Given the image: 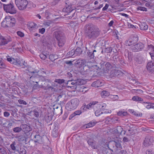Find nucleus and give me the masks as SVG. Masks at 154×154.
I'll return each mask as SVG.
<instances>
[{"label":"nucleus","mask_w":154,"mask_h":154,"mask_svg":"<svg viewBox=\"0 0 154 154\" xmlns=\"http://www.w3.org/2000/svg\"><path fill=\"white\" fill-rule=\"evenodd\" d=\"M100 30L93 25L86 26L85 35L88 39L94 40L100 34Z\"/></svg>","instance_id":"nucleus-1"},{"label":"nucleus","mask_w":154,"mask_h":154,"mask_svg":"<svg viewBox=\"0 0 154 154\" xmlns=\"http://www.w3.org/2000/svg\"><path fill=\"white\" fill-rule=\"evenodd\" d=\"M16 23L15 19L12 17L7 16L2 22V26L4 28L14 26Z\"/></svg>","instance_id":"nucleus-2"},{"label":"nucleus","mask_w":154,"mask_h":154,"mask_svg":"<svg viewBox=\"0 0 154 154\" xmlns=\"http://www.w3.org/2000/svg\"><path fill=\"white\" fill-rule=\"evenodd\" d=\"M54 34L58 41V46L60 47H62L65 42L63 33L60 31H57L54 32Z\"/></svg>","instance_id":"nucleus-3"},{"label":"nucleus","mask_w":154,"mask_h":154,"mask_svg":"<svg viewBox=\"0 0 154 154\" xmlns=\"http://www.w3.org/2000/svg\"><path fill=\"white\" fill-rule=\"evenodd\" d=\"M79 100L78 99H72L66 104V108L68 110L74 109L79 106Z\"/></svg>","instance_id":"nucleus-4"},{"label":"nucleus","mask_w":154,"mask_h":154,"mask_svg":"<svg viewBox=\"0 0 154 154\" xmlns=\"http://www.w3.org/2000/svg\"><path fill=\"white\" fill-rule=\"evenodd\" d=\"M4 10L7 13L11 14H14L17 13L16 9L13 3H10L8 4H3Z\"/></svg>","instance_id":"nucleus-5"},{"label":"nucleus","mask_w":154,"mask_h":154,"mask_svg":"<svg viewBox=\"0 0 154 154\" xmlns=\"http://www.w3.org/2000/svg\"><path fill=\"white\" fill-rule=\"evenodd\" d=\"M116 66L114 64L111 63L107 62L106 63H104L101 64V68L103 72L105 73H107L109 71L114 68H115Z\"/></svg>","instance_id":"nucleus-6"},{"label":"nucleus","mask_w":154,"mask_h":154,"mask_svg":"<svg viewBox=\"0 0 154 154\" xmlns=\"http://www.w3.org/2000/svg\"><path fill=\"white\" fill-rule=\"evenodd\" d=\"M95 72V71L94 70H92L91 68L88 66V64L87 65L84 66L83 67V74L87 76H94V72Z\"/></svg>","instance_id":"nucleus-7"},{"label":"nucleus","mask_w":154,"mask_h":154,"mask_svg":"<svg viewBox=\"0 0 154 154\" xmlns=\"http://www.w3.org/2000/svg\"><path fill=\"white\" fill-rule=\"evenodd\" d=\"M84 80L82 79H78L76 80H71L67 81V84L68 87L71 88L74 86L82 85Z\"/></svg>","instance_id":"nucleus-8"},{"label":"nucleus","mask_w":154,"mask_h":154,"mask_svg":"<svg viewBox=\"0 0 154 154\" xmlns=\"http://www.w3.org/2000/svg\"><path fill=\"white\" fill-rule=\"evenodd\" d=\"M144 47V45L141 42H139L131 46L130 49L133 52H137L142 51Z\"/></svg>","instance_id":"nucleus-9"},{"label":"nucleus","mask_w":154,"mask_h":154,"mask_svg":"<svg viewBox=\"0 0 154 154\" xmlns=\"http://www.w3.org/2000/svg\"><path fill=\"white\" fill-rule=\"evenodd\" d=\"M28 3L26 0H15V4L20 10H23L26 8Z\"/></svg>","instance_id":"nucleus-10"},{"label":"nucleus","mask_w":154,"mask_h":154,"mask_svg":"<svg viewBox=\"0 0 154 154\" xmlns=\"http://www.w3.org/2000/svg\"><path fill=\"white\" fill-rule=\"evenodd\" d=\"M138 38L136 35H132L130 38L126 40L125 44L126 46H132L134 45L138 41Z\"/></svg>","instance_id":"nucleus-11"},{"label":"nucleus","mask_w":154,"mask_h":154,"mask_svg":"<svg viewBox=\"0 0 154 154\" xmlns=\"http://www.w3.org/2000/svg\"><path fill=\"white\" fill-rule=\"evenodd\" d=\"M154 140V138L152 136H146L143 142V145L145 146H148L152 144Z\"/></svg>","instance_id":"nucleus-12"},{"label":"nucleus","mask_w":154,"mask_h":154,"mask_svg":"<svg viewBox=\"0 0 154 154\" xmlns=\"http://www.w3.org/2000/svg\"><path fill=\"white\" fill-rule=\"evenodd\" d=\"M11 41L12 39L9 36H8L5 37L1 35L0 36V45H5Z\"/></svg>","instance_id":"nucleus-13"},{"label":"nucleus","mask_w":154,"mask_h":154,"mask_svg":"<svg viewBox=\"0 0 154 154\" xmlns=\"http://www.w3.org/2000/svg\"><path fill=\"white\" fill-rule=\"evenodd\" d=\"M88 63V62H87L85 60L79 59L75 62V64L76 67L80 68L87 65Z\"/></svg>","instance_id":"nucleus-14"},{"label":"nucleus","mask_w":154,"mask_h":154,"mask_svg":"<svg viewBox=\"0 0 154 154\" xmlns=\"http://www.w3.org/2000/svg\"><path fill=\"white\" fill-rule=\"evenodd\" d=\"M20 126L22 127V130L25 134L27 133L32 130V128L30 126L26 124H22Z\"/></svg>","instance_id":"nucleus-15"},{"label":"nucleus","mask_w":154,"mask_h":154,"mask_svg":"<svg viewBox=\"0 0 154 154\" xmlns=\"http://www.w3.org/2000/svg\"><path fill=\"white\" fill-rule=\"evenodd\" d=\"M88 145L93 149H97V147L96 145V142L91 138L87 141Z\"/></svg>","instance_id":"nucleus-16"},{"label":"nucleus","mask_w":154,"mask_h":154,"mask_svg":"<svg viewBox=\"0 0 154 154\" xmlns=\"http://www.w3.org/2000/svg\"><path fill=\"white\" fill-rule=\"evenodd\" d=\"M119 75V70L114 69L111 70L109 76L111 78H112L116 77Z\"/></svg>","instance_id":"nucleus-17"},{"label":"nucleus","mask_w":154,"mask_h":154,"mask_svg":"<svg viewBox=\"0 0 154 154\" xmlns=\"http://www.w3.org/2000/svg\"><path fill=\"white\" fill-rule=\"evenodd\" d=\"M27 25L28 28L30 31L35 30L38 28L37 25L33 22L28 23Z\"/></svg>","instance_id":"nucleus-18"},{"label":"nucleus","mask_w":154,"mask_h":154,"mask_svg":"<svg viewBox=\"0 0 154 154\" xmlns=\"http://www.w3.org/2000/svg\"><path fill=\"white\" fill-rule=\"evenodd\" d=\"M83 112V111L80 109L75 111L69 117V119H72L73 117L76 116H79Z\"/></svg>","instance_id":"nucleus-19"},{"label":"nucleus","mask_w":154,"mask_h":154,"mask_svg":"<svg viewBox=\"0 0 154 154\" xmlns=\"http://www.w3.org/2000/svg\"><path fill=\"white\" fill-rule=\"evenodd\" d=\"M73 10L72 8V5H69L66 6V7L63 9V11L66 13H70Z\"/></svg>","instance_id":"nucleus-20"},{"label":"nucleus","mask_w":154,"mask_h":154,"mask_svg":"<svg viewBox=\"0 0 154 154\" xmlns=\"http://www.w3.org/2000/svg\"><path fill=\"white\" fill-rule=\"evenodd\" d=\"M54 113L56 115H60L62 113V110L61 107H60L59 108L57 106L55 108H54Z\"/></svg>","instance_id":"nucleus-21"},{"label":"nucleus","mask_w":154,"mask_h":154,"mask_svg":"<svg viewBox=\"0 0 154 154\" xmlns=\"http://www.w3.org/2000/svg\"><path fill=\"white\" fill-rule=\"evenodd\" d=\"M96 122L94 121H92L88 124H85L84 126L86 128H90L94 126L96 124Z\"/></svg>","instance_id":"nucleus-22"},{"label":"nucleus","mask_w":154,"mask_h":154,"mask_svg":"<svg viewBox=\"0 0 154 154\" xmlns=\"http://www.w3.org/2000/svg\"><path fill=\"white\" fill-rule=\"evenodd\" d=\"M148 46L149 47V49L152 50L151 52H149V54L151 56V58L152 59H153L154 58V46L151 45H148Z\"/></svg>","instance_id":"nucleus-23"},{"label":"nucleus","mask_w":154,"mask_h":154,"mask_svg":"<svg viewBox=\"0 0 154 154\" xmlns=\"http://www.w3.org/2000/svg\"><path fill=\"white\" fill-rule=\"evenodd\" d=\"M35 140L34 142L35 143H41L42 142V137L39 135H35L34 136Z\"/></svg>","instance_id":"nucleus-24"},{"label":"nucleus","mask_w":154,"mask_h":154,"mask_svg":"<svg viewBox=\"0 0 154 154\" xmlns=\"http://www.w3.org/2000/svg\"><path fill=\"white\" fill-rule=\"evenodd\" d=\"M96 52V51L94 50L92 51H91L90 50H88L87 54L88 56L90 58V59H93L94 57V52Z\"/></svg>","instance_id":"nucleus-25"},{"label":"nucleus","mask_w":154,"mask_h":154,"mask_svg":"<svg viewBox=\"0 0 154 154\" xmlns=\"http://www.w3.org/2000/svg\"><path fill=\"white\" fill-rule=\"evenodd\" d=\"M140 29L142 30H146L148 29V26L145 23L139 24Z\"/></svg>","instance_id":"nucleus-26"},{"label":"nucleus","mask_w":154,"mask_h":154,"mask_svg":"<svg viewBox=\"0 0 154 154\" xmlns=\"http://www.w3.org/2000/svg\"><path fill=\"white\" fill-rule=\"evenodd\" d=\"M112 50V48L111 47H108L102 49L101 53L103 54H105L106 53H110Z\"/></svg>","instance_id":"nucleus-27"},{"label":"nucleus","mask_w":154,"mask_h":154,"mask_svg":"<svg viewBox=\"0 0 154 154\" xmlns=\"http://www.w3.org/2000/svg\"><path fill=\"white\" fill-rule=\"evenodd\" d=\"M100 94L102 98H105L106 97L109 96L110 95V93L108 91H103Z\"/></svg>","instance_id":"nucleus-28"},{"label":"nucleus","mask_w":154,"mask_h":154,"mask_svg":"<svg viewBox=\"0 0 154 154\" xmlns=\"http://www.w3.org/2000/svg\"><path fill=\"white\" fill-rule=\"evenodd\" d=\"M101 82L99 80H97L91 84L92 87H99L101 86Z\"/></svg>","instance_id":"nucleus-29"},{"label":"nucleus","mask_w":154,"mask_h":154,"mask_svg":"<svg viewBox=\"0 0 154 154\" xmlns=\"http://www.w3.org/2000/svg\"><path fill=\"white\" fill-rule=\"evenodd\" d=\"M17 146H18V145L16 144V142L14 141L12 143V144H11L10 146L11 149L13 150L18 151L19 150L17 149Z\"/></svg>","instance_id":"nucleus-30"},{"label":"nucleus","mask_w":154,"mask_h":154,"mask_svg":"<svg viewBox=\"0 0 154 154\" xmlns=\"http://www.w3.org/2000/svg\"><path fill=\"white\" fill-rule=\"evenodd\" d=\"M98 103V102L97 101L91 102L86 105L87 108L88 109H90L91 108L93 107L94 106Z\"/></svg>","instance_id":"nucleus-31"},{"label":"nucleus","mask_w":154,"mask_h":154,"mask_svg":"<svg viewBox=\"0 0 154 154\" xmlns=\"http://www.w3.org/2000/svg\"><path fill=\"white\" fill-rule=\"evenodd\" d=\"M132 100L133 101H140L142 102L143 101V99L137 96H134L132 98Z\"/></svg>","instance_id":"nucleus-32"},{"label":"nucleus","mask_w":154,"mask_h":154,"mask_svg":"<svg viewBox=\"0 0 154 154\" xmlns=\"http://www.w3.org/2000/svg\"><path fill=\"white\" fill-rule=\"evenodd\" d=\"M75 55H74V56L79 55V54H81L82 52V49L79 47H77L75 50Z\"/></svg>","instance_id":"nucleus-33"},{"label":"nucleus","mask_w":154,"mask_h":154,"mask_svg":"<svg viewBox=\"0 0 154 154\" xmlns=\"http://www.w3.org/2000/svg\"><path fill=\"white\" fill-rule=\"evenodd\" d=\"M116 154H128L127 152L125 150H121L120 149L116 150Z\"/></svg>","instance_id":"nucleus-34"},{"label":"nucleus","mask_w":154,"mask_h":154,"mask_svg":"<svg viewBox=\"0 0 154 154\" xmlns=\"http://www.w3.org/2000/svg\"><path fill=\"white\" fill-rule=\"evenodd\" d=\"M150 62H149L147 64L146 66L147 69H150L153 66V65H154V58Z\"/></svg>","instance_id":"nucleus-35"},{"label":"nucleus","mask_w":154,"mask_h":154,"mask_svg":"<svg viewBox=\"0 0 154 154\" xmlns=\"http://www.w3.org/2000/svg\"><path fill=\"white\" fill-rule=\"evenodd\" d=\"M127 112L123 111H119L117 112V114L119 116H123L127 115Z\"/></svg>","instance_id":"nucleus-36"},{"label":"nucleus","mask_w":154,"mask_h":154,"mask_svg":"<svg viewBox=\"0 0 154 154\" xmlns=\"http://www.w3.org/2000/svg\"><path fill=\"white\" fill-rule=\"evenodd\" d=\"M116 130V131L115 132H116L118 134H121L122 132L123 131V128L121 126H118L117 127Z\"/></svg>","instance_id":"nucleus-37"},{"label":"nucleus","mask_w":154,"mask_h":154,"mask_svg":"<svg viewBox=\"0 0 154 154\" xmlns=\"http://www.w3.org/2000/svg\"><path fill=\"white\" fill-rule=\"evenodd\" d=\"M125 55L126 56L127 55L128 58V59H130L131 58L132 53L129 52L128 50H126L125 51Z\"/></svg>","instance_id":"nucleus-38"},{"label":"nucleus","mask_w":154,"mask_h":154,"mask_svg":"<svg viewBox=\"0 0 154 154\" xmlns=\"http://www.w3.org/2000/svg\"><path fill=\"white\" fill-rule=\"evenodd\" d=\"M99 107L100 109L102 110L105 109L106 107V104L105 103H101L99 104Z\"/></svg>","instance_id":"nucleus-39"},{"label":"nucleus","mask_w":154,"mask_h":154,"mask_svg":"<svg viewBox=\"0 0 154 154\" xmlns=\"http://www.w3.org/2000/svg\"><path fill=\"white\" fill-rule=\"evenodd\" d=\"M22 130V127L20 126V127H16L14 128L13 129V131L15 133H19Z\"/></svg>","instance_id":"nucleus-40"},{"label":"nucleus","mask_w":154,"mask_h":154,"mask_svg":"<svg viewBox=\"0 0 154 154\" xmlns=\"http://www.w3.org/2000/svg\"><path fill=\"white\" fill-rule=\"evenodd\" d=\"M67 55L68 56V57H72L74 55H75V49L72 50L70 51L67 53Z\"/></svg>","instance_id":"nucleus-41"},{"label":"nucleus","mask_w":154,"mask_h":154,"mask_svg":"<svg viewBox=\"0 0 154 154\" xmlns=\"http://www.w3.org/2000/svg\"><path fill=\"white\" fill-rule=\"evenodd\" d=\"M0 153L1 154H7L6 149L2 146L0 148Z\"/></svg>","instance_id":"nucleus-42"},{"label":"nucleus","mask_w":154,"mask_h":154,"mask_svg":"<svg viewBox=\"0 0 154 154\" xmlns=\"http://www.w3.org/2000/svg\"><path fill=\"white\" fill-rule=\"evenodd\" d=\"M39 56L41 59L43 60L45 59L47 57L46 53H41L40 54Z\"/></svg>","instance_id":"nucleus-43"},{"label":"nucleus","mask_w":154,"mask_h":154,"mask_svg":"<svg viewBox=\"0 0 154 154\" xmlns=\"http://www.w3.org/2000/svg\"><path fill=\"white\" fill-rule=\"evenodd\" d=\"M52 120V118L51 116L49 115L46 116L45 118V121L47 123L49 122Z\"/></svg>","instance_id":"nucleus-44"},{"label":"nucleus","mask_w":154,"mask_h":154,"mask_svg":"<svg viewBox=\"0 0 154 154\" xmlns=\"http://www.w3.org/2000/svg\"><path fill=\"white\" fill-rule=\"evenodd\" d=\"M54 82L59 84H62L64 82V80L63 79H55Z\"/></svg>","instance_id":"nucleus-45"},{"label":"nucleus","mask_w":154,"mask_h":154,"mask_svg":"<svg viewBox=\"0 0 154 154\" xmlns=\"http://www.w3.org/2000/svg\"><path fill=\"white\" fill-rule=\"evenodd\" d=\"M19 152L20 154H26V152L24 148H22L20 149Z\"/></svg>","instance_id":"nucleus-46"},{"label":"nucleus","mask_w":154,"mask_h":154,"mask_svg":"<svg viewBox=\"0 0 154 154\" xmlns=\"http://www.w3.org/2000/svg\"><path fill=\"white\" fill-rule=\"evenodd\" d=\"M33 112L34 113V116L37 118L39 117V112L36 109H34Z\"/></svg>","instance_id":"nucleus-47"},{"label":"nucleus","mask_w":154,"mask_h":154,"mask_svg":"<svg viewBox=\"0 0 154 154\" xmlns=\"http://www.w3.org/2000/svg\"><path fill=\"white\" fill-rule=\"evenodd\" d=\"M103 113V112H100V110H96L95 112V115L97 116H98L101 114Z\"/></svg>","instance_id":"nucleus-48"},{"label":"nucleus","mask_w":154,"mask_h":154,"mask_svg":"<svg viewBox=\"0 0 154 154\" xmlns=\"http://www.w3.org/2000/svg\"><path fill=\"white\" fill-rule=\"evenodd\" d=\"M87 109H88V108H87L86 105H84L81 108L80 110L82 111H83V112L85 111H86Z\"/></svg>","instance_id":"nucleus-49"},{"label":"nucleus","mask_w":154,"mask_h":154,"mask_svg":"<svg viewBox=\"0 0 154 154\" xmlns=\"http://www.w3.org/2000/svg\"><path fill=\"white\" fill-rule=\"evenodd\" d=\"M49 59L52 61H54L57 58L54 57V55L53 54H50L49 56Z\"/></svg>","instance_id":"nucleus-50"},{"label":"nucleus","mask_w":154,"mask_h":154,"mask_svg":"<svg viewBox=\"0 0 154 154\" xmlns=\"http://www.w3.org/2000/svg\"><path fill=\"white\" fill-rule=\"evenodd\" d=\"M12 60V61L10 63L12 64H17V63H18L20 65L21 63H19L17 60H15L14 58H13Z\"/></svg>","instance_id":"nucleus-51"},{"label":"nucleus","mask_w":154,"mask_h":154,"mask_svg":"<svg viewBox=\"0 0 154 154\" xmlns=\"http://www.w3.org/2000/svg\"><path fill=\"white\" fill-rule=\"evenodd\" d=\"M18 101V102L19 103H20V104H24V105H26L27 104V103L26 101H25L24 100H21V99L19 100Z\"/></svg>","instance_id":"nucleus-52"},{"label":"nucleus","mask_w":154,"mask_h":154,"mask_svg":"<svg viewBox=\"0 0 154 154\" xmlns=\"http://www.w3.org/2000/svg\"><path fill=\"white\" fill-rule=\"evenodd\" d=\"M47 90L48 91H50L51 90V91H55V89L53 87H51V86L48 85L47 87Z\"/></svg>","instance_id":"nucleus-53"},{"label":"nucleus","mask_w":154,"mask_h":154,"mask_svg":"<svg viewBox=\"0 0 154 154\" xmlns=\"http://www.w3.org/2000/svg\"><path fill=\"white\" fill-rule=\"evenodd\" d=\"M138 10L143 11H147V9L145 7H140L138 8Z\"/></svg>","instance_id":"nucleus-54"},{"label":"nucleus","mask_w":154,"mask_h":154,"mask_svg":"<svg viewBox=\"0 0 154 154\" xmlns=\"http://www.w3.org/2000/svg\"><path fill=\"white\" fill-rule=\"evenodd\" d=\"M17 35L18 36H20L21 37H23L24 36V33L21 31H18L17 32Z\"/></svg>","instance_id":"nucleus-55"},{"label":"nucleus","mask_w":154,"mask_h":154,"mask_svg":"<svg viewBox=\"0 0 154 154\" xmlns=\"http://www.w3.org/2000/svg\"><path fill=\"white\" fill-rule=\"evenodd\" d=\"M36 84H34L33 86V88L34 89H38V88H40V86L38 83L37 82H36Z\"/></svg>","instance_id":"nucleus-56"},{"label":"nucleus","mask_w":154,"mask_h":154,"mask_svg":"<svg viewBox=\"0 0 154 154\" xmlns=\"http://www.w3.org/2000/svg\"><path fill=\"white\" fill-rule=\"evenodd\" d=\"M115 145L116 147H117V149L116 150H117V149H120V148H121V146L120 143L119 142L116 143Z\"/></svg>","instance_id":"nucleus-57"},{"label":"nucleus","mask_w":154,"mask_h":154,"mask_svg":"<svg viewBox=\"0 0 154 154\" xmlns=\"http://www.w3.org/2000/svg\"><path fill=\"white\" fill-rule=\"evenodd\" d=\"M148 70L149 72L151 73L154 74V65H153V66L150 68V69H147Z\"/></svg>","instance_id":"nucleus-58"},{"label":"nucleus","mask_w":154,"mask_h":154,"mask_svg":"<svg viewBox=\"0 0 154 154\" xmlns=\"http://www.w3.org/2000/svg\"><path fill=\"white\" fill-rule=\"evenodd\" d=\"M9 113L7 111H5L4 112V116L5 117H8L10 115Z\"/></svg>","instance_id":"nucleus-59"},{"label":"nucleus","mask_w":154,"mask_h":154,"mask_svg":"<svg viewBox=\"0 0 154 154\" xmlns=\"http://www.w3.org/2000/svg\"><path fill=\"white\" fill-rule=\"evenodd\" d=\"M45 31V29L44 28H42L41 29H39V32L40 33L43 34L44 33Z\"/></svg>","instance_id":"nucleus-60"},{"label":"nucleus","mask_w":154,"mask_h":154,"mask_svg":"<svg viewBox=\"0 0 154 154\" xmlns=\"http://www.w3.org/2000/svg\"><path fill=\"white\" fill-rule=\"evenodd\" d=\"M32 154H42L41 152L39 150L34 151Z\"/></svg>","instance_id":"nucleus-61"},{"label":"nucleus","mask_w":154,"mask_h":154,"mask_svg":"<svg viewBox=\"0 0 154 154\" xmlns=\"http://www.w3.org/2000/svg\"><path fill=\"white\" fill-rule=\"evenodd\" d=\"M109 6V5L107 4H106L105 6L103 8L102 10L103 11L106 10L108 8Z\"/></svg>","instance_id":"nucleus-62"},{"label":"nucleus","mask_w":154,"mask_h":154,"mask_svg":"<svg viewBox=\"0 0 154 154\" xmlns=\"http://www.w3.org/2000/svg\"><path fill=\"white\" fill-rule=\"evenodd\" d=\"M5 66V64L2 60H0V68H4Z\"/></svg>","instance_id":"nucleus-63"},{"label":"nucleus","mask_w":154,"mask_h":154,"mask_svg":"<svg viewBox=\"0 0 154 154\" xmlns=\"http://www.w3.org/2000/svg\"><path fill=\"white\" fill-rule=\"evenodd\" d=\"M123 141L124 143L127 142L129 141V140L128 137H125L123 138Z\"/></svg>","instance_id":"nucleus-64"}]
</instances>
